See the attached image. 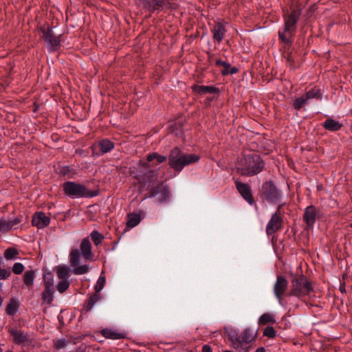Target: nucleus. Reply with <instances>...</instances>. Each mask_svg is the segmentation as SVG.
I'll use <instances>...</instances> for the list:
<instances>
[{
  "label": "nucleus",
  "mask_w": 352,
  "mask_h": 352,
  "mask_svg": "<svg viewBox=\"0 0 352 352\" xmlns=\"http://www.w3.org/2000/svg\"><path fill=\"white\" fill-rule=\"evenodd\" d=\"M10 271L6 269L0 268V279H6L10 275Z\"/></svg>",
  "instance_id": "a19ab883"
},
{
  "label": "nucleus",
  "mask_w": 352,
  "mask_h": 352,
  "mask_svg": "<svg viewBox=\"0 0 352 352\" xmlns=\"http://www.w3.org/2000/svg\"><path fill=\"white\" fill-rule=\"evenodd\" d=\"M57 276L60 280L68 279L69 274V267L66 265H60L56 270Z\"/></svg>",
  "instance_id": "cd10ccee"
},
{
  "label": "nucleus",
  "mask_w": 352,
  "mask_h": 352,
  "mask_svg": "<svg viewBox=\"0 0 352 352\" xmlns=\"http://www.w3.org/2000/svg\"><path fill=\"white\" fill-rule=\"evenodd\" d=\"M265 164L259 155L254 153H245L236 164V171L241 175L252 177L261 173Z\"/></svg>",
  "instance_id": "f03ea898"
},
{
  "label": "nucleus",
  "mask_w": 352,
  "mask_h": 352,
  "mask_svg": "<svg viewBox=\"0 0 352 352\" xmlns=\"http://www.w3.org/2000/svg\"><path fill=\"white\" fill-rule=\"evenodd\" d=\"M300 12L294 10L290 14L285 15L284 26L278 30V37L285 44H291L296 32V24Z\"/></svg>",
  "instance_id": "7ed1b4c3"
},
{
  "label": "nucleus",
  "mask_w": 352,
  "mask_h": 352,
  "mask_svg": "<svg viewBox=\"0 0 352 352\" xmlns=\"http://www.w3.org/2000/svg\"><path fill=\"white\" fill-rule=\"evenodd\" d=\"M43 32V38L47 44V47L50 51L56 50L60 45V36H55L52 29L41 28Z\"/></svg>",
  "instance_id": "f8f14e48"
},
{
  "label": "nucleus",
  "mask_w": 352,
  "mask_h": 352,
  "mask_svg": "<svg viewBox=\"0 0 352 352\" xmlns=\"http://www.w3.org/2000/svg\"><path fill=\"white\" fill-rule=\"evenodd\" d=\"M290 289L287 296H296L299 299L310 295L313 292L311 283L303 274L292 275Z\"/></svg>",
  "instance_id": "39448f33"
},
{
  "label": "nucleus",
  "mask_w": 352,
  "mask_h": 352,
  "mask_svg": "<svg viewBox=\"0 0 352 352\" xmlns=\"http://www.w3.org/2000/svg\"><path fill=\"white\" fill-rule=\"evenodd\" d=\"M235 185L237 190L243 199L250 205L253 204L254 199L252 195L250 186L248 184L242 183L239 181H236Z\"/></svg>",
  "instance_id": "4468645a"
},
{
  "label": "nucleus",
  "mask_w": 352,
  "mask_h": 352,
  "mask_svg": "<svg viewBox=\"0 0 352 352\" xmlns=\"http://www.w3.org/2000/svg\"><path fill=\"white\" fill-rule=\"evenodd\" d=\"M141 221V216L138 213H130L127 215L126 226L133 228Z\"/></svg>",
  "instance_id": "4be33fe9"
},
{
  "label": "nucleus",
  "mask_w": 352,
  "mask_h": 352,
  "mask_svg": "<svg viewBox=\"0 0 352 352\" xmlns=\"http://www.w3.org/2000/svg\"><path fill=\"white\" fill-rule=\"evenodd\" d=\"M54 290L52 284L50 281L45 283V289L42 293V300L43 303L50 305L54 300Z\"/></svg>",
  "instance_id": "a211bd4d"
},
{
  "label": "nucleus",
  "mask_w": 352,
  "mask_h": 352,
  "mask_svg": "<svg viewBox=\"0 0 352 352\" xmlns=\"http://www.w3.org/2000/svg\"><path fill=\"white\" fill-rule=\"evenodd\" d=\"M50 223V218L43 212H37L33 216L32 223L38 229L44 228Z\"/></svg>",
  "instance_id": "dca6fc26"
},
{
  "label": "nucleus",
  "mask_w": 352,
  "mask_h": 352,
  "mask_svg": "<svg viewBox=\"0 0 352 352\" xmlns=\"http://www.w3.org/2000/svg\"><path fill=\"white\" fill-rule=\"evenodd\" d=\"M213 39L217 43H221L226 35V25L223 22L215 23L211 29Z\"/></svg>",
  "instance_id": "2eb2a0df"
},
{
  "label": "nucleus",
  "mask_w": 352,
  "mask_h": 352,
  "mask_svg": "<svg viewBox=\"0 0 352 352\" xmlns=\"http://www.w3.org/2000/svg\"><path fill=\"white\" fill-rule=\"evenodd\" d=\"M19 309V303L16 300L12 299L6 307V313L8 315H14Z\"/></svg>",
  "instance_id": "c85d7f7f"
},
{
  "label": "nucleus",
  "mask_w": 352,
  "mask_h": 352,
  "mask_svg": "<svg viewBox=\"0 0 352 352\" xmlns=\"http://www.w3.org/2000/svg\"><path fill=\"white\" fill-rule=\"evenodd\" d=\"M19 223L17 220L7 221L4 219H0V231H8Z\"/></svg>",
  "instance_id": "bb28decb"
},
{
  "label": "nucleus",
  "mask_w": 352,
  "mask_h": 352,
  "mask_svg": "<svg viewBox=\"0 0 352 352\" xmlns=\"http://www.w3.org/2000/svg\"><path fill=\"white\" fill-rule=\"evenodd\" d=\"M80 255L87 261H92L94 255L91 250V244L88 238H84L80 245V250L75 248L69 253L70 266L74 268V273L81 275L87 273L89 267L87 264L80 265Z\"/></svg>",
  "instance_id": "f257e3e1"
},
{
  "label": "nucleus",
  "mask_w": 352,
  "mask_h": 352,
  "mask_svg": "<svg viewBox=\"0 0 352 352\" xmlns=\"http://www.w3.org/2000/svg\"><path fill=\"white\" fill-rule=\"evenodd\" d=\"M223 352H233V351H229V350H226Z\"/></svg>",
  "instance_id": "de8ad7c7"
},
{
  "label": "nucleus",
  "mask_w": 352,
  "mask_h": 352,
  "mask_svg": "<svg viewBox=\"0 0 352 352\" xmlns=\"http://www.w3.org/2000/svg\"><path fill=\"white\" fill-rule=\"evenodd\" d=\"M24 270V266L21 263H16L12 267V272L15 274H21Z\"/></svg>",
  "instance_id": "58836bf2"
},
{
  "label": "nucleus",
  "mask_w": 352,
  "mask_h": 352,
  "mask_svg": "<svg viewBox=\"0 0 352 352\" xmlns=\"http://www.w3.org/2000/svg\"><path fill=\"white\" fill-rule=\"evenodd\" d=\"M280 208L281 206H278L277 210L272 214L266 226V233L268 236L272 235L282 227L283 219Z\"/></svg>",
  "instance_id": "9d476101"
},
{
  "label": "nucleus",
  "mask_w": 352,
  "mask_h": 352,
  "mask_svg": "<svg viewBox=\"0 0 352 352\" xmlns=\"http://www.w3.org/2000/svg\"><path fill=\"white\" fill-rule=\"evenodd\" d=\"M35 277V272L33 270L25 271L23 275V282L25 285L28 287H32L34 284Z\"/></svg>",
  "instance_id": "a878e982"
},
{
  "label": "nucleus",
  "mask_w": 352,
  "mask_h": 352,
  "mask_svg": "<svg viewBox=\"0 0 352 352\" xmlns=\"http://www.w3.org/2000/svg\"><path fill=\"white\" fill-rule=\"evenodd\" d=\"M287 287V280L282 276H278L274 285V293L280 302L283 300V296Z\"/></svg>",
  "instance_id": "ddd939ff"
},
{
  "label": "nucleus",
  "mask_w": 352,
  "mask_h": 352,
  "mask_svg": "<svg viewBox=\"0 0 352 352\" xmlns=\"http://www.w3.org/2000/svg\"><path fill=\"white\" fill-rule=\"evenodd\" d=\"M19 254V252L16 249L14 248H9L6 250L4 252V257L7 260H11L16 258L17 255Z\"/></svg>",
  "instance_id": "7c9ffc66"
},
{
  "label": "nucleus",
  "mask_w": 352,
  "mask_h": 352,
  "mask_svg": "<svg viewBox=\"0 0 352 352\" xmlns=\"http://www.w3.org/2000/svg\"><path fill=\"white\" fill-rule=\"evenodd\" d=\"M199 158L197 155H187L184 153L179 148L175 147L170 152L168 161L172 168L180 172L184 166L197 162Z\"/></svg>",
  "instance_id": "20e7f679"
},
{
  "label": "nucleus",
  "mask_w": 352,
  "mask_h": 352,
  "mask_svg": "<svg viewBox=\"0 0 352 352\" xmlns=\"http://www.w3.org/2000/svg\"><path fill=\"white\" fill-rule=\"evenodd\" d=\"M12 342L20 346H29L32 344V338L26 332L16 328H10L8 331Z\"/></svg>",
  "instance_id": "6e6552de"
},
{
  "label": "nucleus",
  "mask_w": 352,
  "mask_h": 352,
  "mask_svg": "<svg viewBox=\"0 0 352 352\" xmlns=\"http://www.w3.org/2000/svg\"><path fill=\"white\" fill-rule=\"evenodd\" d=\"M100 299V296L99 294H94L92 296H90L87 301V309L90 310L92 309V307L94 306V305L99 301Z\"/></svg>",
  "instance_id": "f704fd0d"
},
{
  "label": "nucleus",
  "mask_w": 352,
  "mask_h": 352,
  "mask_svg": "<svg viewBox=\"0 0 352 352\" xmlns=\"http://www.w3.org/2000/svg\"><path fill=\"white\" fill-rule=\"evenodd\" d=\"M307 100L305 97L302 95L301 97L294 100L293 106L295 109L300 110L304 105L307 103Z\"/></svg>",
  "instance_id": "473e14b6"
},
{
  "label": "nucleus",
  "mask_w": 352,
  "mask_h": 352,
  "mask_svg": "<svg viewBox=\"0 0 352 352\" xmlns=\"http://www.w3.org/2000/svg\"><path fill=\"white\" fill-rule=\"evenodd\" d=\"M98 146L102 153H107L113 148L114 144L111 141L104 139L99 142Z\"/></svg>",
  "instance_id": "393cba45"
},
{
  "label": "nucleus",
  "mask_w": 352,
  "mask_h": 352,
  "mask_svg": "<svg viewBox=\"0 0 352 352\" xmlns=\"http://www.w3.org/2000/svg\"><path fill=\"white\" fill-rule=\"evenodd\" d=\"M263 197L271 202H276L281 197V192L272 181L264 183L262 186Z\"/></svg>",
  "instance_id": "1a4fd4ad"
},
{
  "label": "nucleus",
  "mask_w": 352,
  "mask_h": 352,
  "mask_svg": "<svg viewBox=\"0 0 352 352\" xmlns=\"http://www.w3.org/2000/svg\"><path fill=\"white\" fill-rule=\"evenodd\" d=\"M105 282H106V280H105V277L104 276H100L98 278V279L97 280V283H96V285L94 287V289H95L96 293L100 292L103 289V287H104V286L105 285Z\"/></svg>",
  "instance_id": "e433bc0d"
},
{
  "label": "nucleus",
  "mask_w": 352,
  "mask_h": 352,
  "mask_svg": "<svg viewBox=\"0 0 352 352\" xmlns=\"http://www.w3.org/2000/svg\"><path fill=\"white\" fill-rule=\"evenodd\" d=\"M192 91L198 94L204 95L206 94H214L218 91V89L213 86H205V85H193L192 87Z\"/></svg>",
  "instance_id": "6ab92c4d"
},
{
  "label": "nucleus",
  "mask_w": 352,
  "mask_h": 352,
  "mask_svg": "<svg viewBox=\"0 0 352 352\" xmlns=\"http://www.w3.org/2000/svg\"><path fill=\"white\" fill-rule=\"evenodd\" d=\"M323 126L328 131H337L343 126V124L332 118H328L324 122Z\"/></svg>",
  "instance_id": "412c9836"
},
{
  "label": "nucleus",
  "mask_w": 352,
  "mask_h": 352,
  "mask_svg": "<svg viewBox=\"0 0 352 352\" xmlns=\"http://www.w3.org/2000/svg\"><path fill=\"white\" fill-rule=\"evenodd\" d=\"M69 285L68 279L61 280L56 285V289L60 293H63L69 288Z\"/></svg>",
  "instance_id": "c9c22d12"
},
{
  "label": "nucleus",
  "mask_w": 352,
  "mask_h": 352,
  "mask_svg": "<svg viewBox=\"0 0 352 352\" xmlns=\"http://www.w3.org/2000/svg\"><path fill=\"white\" fill-rule=\"evenodd\" d=\"M142 164L144 168H148V164L147 162H142Z\"/></svg>",
  "instance_id": "a18cd8bd"
},
{
  "label": "nucleus",
  "mask_w": 352,
  "mask_h": 352,
  "mask_svg": "<svg viewBox=\"0 0 352 352\" xmlns=\"http://www.w3.org/2000/svg\"><path fill=\"white\" fill-rule=\"evenodd\" d=\"M215 64L217 66H221L224 67V69L222 71V74L226 76L228 74H235L237 72V69L236 67L230 68V65L221 59H217L215 61Z\"/></svg>",
  "instance_id": "5701e85b"
},
{
  "label": "nucleus",
  "mask_w": 352,
  "mask_h": 352,
  "mask_svg": "<svg viewBox=\"0 0 352 352\" xmlns=\"http://www.w3.org/2000/svg\"><path fill=\"white\" fill-rule=\"evenodd\" d=\"M146 160L148 162L156 160L157 162L160 164L164 162L167 160V157L165 155H161L156 152H153L146 156Z\"/></svg>",
  "instance_id": "c756f323"
},
{
  "label": "nucleus",
  "mask_w": 352,
  "mask_h": 352,
  "mask_svg": "<svg viewBox=\"0 0 352 352\" xmlns=\"http://www.w3.org/2000/svg\"><path fill=\"white\" fill-rule=\"evenodd\" d=\"M304 220L308 226H313L316 219V209L313 206H307L303 215Z\"/></svg>",
  "instance_id": "f3484780"
},
{
  "label": "nucleus",
  "mask_w": 352,
  "mask_h": 352,
  "mask_svg": "<svg viewBox=\"0 0 352 352\" xmlns=\"http://www.w3.org/2000/svg\"><path fill=\"white\" fill-rule=\"evenodd\" d=\"M91 239L95 244V245L98 246L100 244L104 239V236L102 235L100 232L96 230L91 232L90 234Z\"/></svg>",
  "instance_id": "2f4dec72"
},
{
  "label": "nucleus",
  "mask_w": 352,
  "mask_h": 352,
  "mask_svg": "<svg viewBox=\"0 0 352 352\" xmlns=\"http://www.w3.org/2000/svg\"><path fill=\"white\" fill-rule=\"evenodd\" d=\"M64 193L74 199L81 197H92L96 194L88 190L82 184L74 182H66L63 184Z\"/></svg>",
  "instance_id": "0eeeda50"
},
{
  "label": "nucleus",
  "mask_w": 352,
  "mask_h": 352,
  "mask_svg": "<svg viewBox=\"0 0 352 352\" xmlns=\"http://www.w3.org/2000/svg\"><path fill=\"white\" fill-rule=\"evenodd\" d=\"M303 96L308 101L309 100L312 98H319L320 97V94L319 89L314 88L307 91Z\"/></svg>",
  "instance_id": "72a5a7b5"
},
{
  "label": "nucleus",
  "mask_w": 352,
  "mask_h": 352,
  "mask_svg": "<svg viewBox=\"0 0 352 352\" xmlns=\"http://www.w3.org/2000/svg\"><path fill=\"white\" fill-rule=\"evenodd\" d=\"M263 336L269 338H274L276 337V331L272 326L267 327L263 331Z\"/></svg>",
  "instance_id": "4c0bfd02"
},
{
  "label": "nucleus",
  "mask_w": 352,
  "mask_h": 352,
  "mask_svg": "<svg viewBox=\"0 0 352 352\" xmlns=\"http://www.w3.org/2000/svg\"><path fill=\"white\" fill-rule=\"evenodd\" d=\"M142 8L153 12L157 10L170 8L169 0H142Z\"/></svg>",
  "instance_id": "9b49d317"
},
{
  "label": "nucleus",
  "mask_w": 352,
  "mask_h": 352,
  "mask_svg": "<svg viewBox=\"0 0 352 352\" xmlns=\"http://www.w3.org/2000/svg\"><path fill=\"white\" fill-rule=\"evenodd\" d=\"M350 227L352 228V223L350 224Z\"/></svg>",
  "instance_id": "09e8293b"
},
{
  "label": "nucleus",
  "mask_w": 352,
  "mask_h": 352,
  "mask_svg": "<svg viewBox=\"0 0 352 352\" xmlns=\"http://www.w3.org/2000/svg\"><path fill=\"white\" fill-rule=\"evenodd\" d=\"M230 336L233 347L236 350L243 351L248 344L256 340L257 331L246 328L239 335H230Z\"/></svg>",
  "instance_id": "423d86ee"
},
{
  "label": "nucleus",
  "mask_w": 352,
  "mask_h": 352,
  "mask_svg": "<svg viewBox=\"0 0 352 352\" xmlns=\"http://www.w3.org/2000/svg\"><path fill=\"white\" fill-rule=\"evenodd\" d=\"M268 323H276L275 316L271 313H264L258 318V324L260 325H265Z\"/></svg>",
  "instance_id": "b1692460"
},
{
  "label": "nucleus",
  "mask_w": 352,
  "mask_h": 352,
  "mask_svg": "<svg viewBox=\"0 0 352 352\" xmlns=\"http://www.w3.org/2000/svg\"><path fill=\"white\" fill-rule=\"evenodd\" d=\"M202 352H212V351L209 345L205 344L202 347Z\"/></svg>",
  "instance_id": "37998d69"
},
{
  "label": "nucleus",
  "mask_w": 352,
  "mask_h": 352,
  "mask_svg": "<svg viewBox=\"0 0 352 352\" xmlns=\"http://www.w3.org/2000/svg\"><path fill=\"white\" fill-rule=\"evenodd\" d=\"M255 352H266V351L264 347H259L256 350Z\"/></svg>",
  "instance_id": "c03bdc74"
},
{
  "label": "nucleus",
  "mask_w": 352,
  "mask_h": 352,
  "mask_svg": "<svg viewBox=\"0 0 352 352\" xmlns=\"http://www.w3.org/2000/svg\"><path fill=\"white\" fill-rule=\"evenodd\" d=\"M102 335L109 339L118 340L124 338V334L113 329H104L101 331Z\"/></svg>",
  "instance_id": "aec40b11"
},
{
  "label": "nucleus",
  "mask_w": 352,
  "mask_h": 352,
  "mask_svg": "<svg viewBox=\"0 0 352 352\" xmlns=\"http://www.w3.org/2000/svg\"><path fill=\"white\" fill-rule=\"evenodd\" d=\"M340 291H341L342 292H344V291H345V289H344V287H340Z\"/></svg>",
  "instance_id": "49530a36"
},
{
  "label": "nucleus",
  "mask_w": 352,
  "mask_h": 352,
  "mask_svg": "<svg viewBox=\"0 0 352 352\" xmlns=\"http://www.w3.org/2000/svg\"><path fill=\"white\" fill-rule=\"evenodd\" d=\"M161 188L162 186H157L156 188H153L151 192V196L155 197L157 195L158 190Z\"/></svg>",
  "instance_id": "79ce46f5"
},
{
  "label": "nucleus",
  "mask_w": 352,
  "mask_h": 352,
  "mask_svg": "<svg viewBox=\"0 0 352 352\" xmlns=\"http://www.w3.org/2000/svg\"><path fill=\"white\" fill-rule=\"evenodd\" d=\"M68 342L65 339H59L54 342V346L56 349H61L65 348Z\"/></svg>",
  "instance_id": "ea45409f"
}]
</instances>
